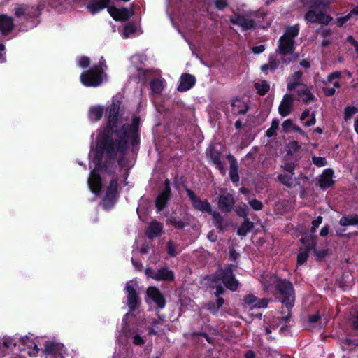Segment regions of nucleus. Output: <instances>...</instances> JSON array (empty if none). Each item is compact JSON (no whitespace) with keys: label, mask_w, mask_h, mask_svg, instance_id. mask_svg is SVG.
Returning <instances> with one entry per match:
<instances>
[{"label":"nucleus","mask_w":358,"mask_h":358,"mask_svg":"<svg viewBox=\"0 0 358 358\" xmlns=\"http://www.w3.org/2000/svg\"><path fill=\"white\" fill-rule=\"evenodd\" d=\"M119 104L113 103L110 108L108 124L100 136L99 146L110 157H115L118 153H122L126 148L130 126H118L117 115Z\"/></svg>","instance_id":"nucleus-1"},{"label":"nucleus","mask_w":358,"mask_h":358,"mask_svg":"<svg viewBox=\"0 0 358 358\" xmlns=\"http://www.w3.org/2000/svg\"><path fill=\"white\" fill-rule=\"evenodd\" d=\"M260 280L264 290H267L271 285H274L276 287L280 294L282 303L287 308V312H289L295 300L292 284L275 276H262Z\"/></svg>","instance_id":"nucleus-2"},{"label":"nucleus","mask_w":358,"mask_h":358,"mask_svg":"<svg viewBox=\"0 0 358 358\" xmlns=\"http://www.w3.org/2000/svg\"><path fill=\"white\" fill-rule=\"evenodd\" d=\"M206 280L207 284H208L210 287L216 289V292H215L216 296L222 294L224 292L222 283L231 291L236 290L238 287V282L234 278L231 266L226 267L224 270L217 271L215 275L209 276Z\"/></svg>","instance_id":"nucleus-3"},{"label":"nucleus","mask_w":358,"mask_h":358,"mask_svg":"<svg viewBox=\"0 0 358 358\" xmlns=\"http://www.w3.org/2000/svg\"><path fill=\"white\" fill-rule=\"evenodd\" d=\"M299 34L297 25L289 27L286 29L285 34L278 41V52L281 55V60L285 64H288L296 59L298 55L294 53V38Z\"/></svg>","instance_id":"nucleus-4"},{"label":"nucleus","mask_w":358,"mask_h":358,"mask_svg":"<svg viewBox=\"0 0 358 358\" xmlns=\"http://www.w3.org/2000/svg\"><path fill=\"white\" fill-rule=\"evenodd\" d=\"M257 11L249 10L242 13H236L234 17L230 18V22L234 24H237L243 30H248L255 28L256 24Z\"/></svg>","instance_id":"nucleus-5"},{"label":"nucleus","mask_w":358,"mask_h":358,"mask_svg":"<svg viewBox=\"0 0 358 358\" xmlns=\"http://www.w3.org/2000/svg\"><path fill=\"white\" fill-rule=\"evenodd\" d=\"M321 5H322L323 7L325 6V4L320 1H317L311 6L309 10L305 15V20L308 22L324 24H327L329 22L331 18L322 10L320 8Z\"/></svg>","instance_id":"nucleus-6"},{"label":"nucleus","mask_w":358,"mask_h":358,"mask_svg":"<svg viewBox=\"0 0 358 358\" xmlns=\"http://www.w3.org/2000/svg\"><path fill=\"white\" fill-rule=\"evenodd\" d=\"M103 66L101 64L85 71L80 76L82 83L87 87H96L101 85L102 78Z\"/></svg>","instance_id":"nucleus-7"},{"label":"nucleus","mask_w":358,"mask_h":358,"mask_svg":"<svg viewBox=\"0 0 358 358\" xmlns=\"http://www.w3.org/2000/svg\"><path fill=\"white\" fill-rule=\"evenodd\" d=\"M187 195L192 201L193 206L198 210L211 213L212 208L210 203L207 200H201L194 193L187 189Z\"/></svg>","instance_id":"nucleus-8"},{"label":"nucleus","mask_w":358,"mask_h":358,"mask_svg":"<svg viewBox=\"0 0 358 358\" xmlns=\"http://www.w3.org/2000/svg\"><path fill=\"white\" fill-rule=\"evenodd\" d=\"M303 245H307L308 247H311V250L313 251L315 256L317 259H322L324 257L327 251L325 250H317L316 248V238L310 234H306L303 236L301 239Z\"/></svg>","instance_id":"nucleus-9"},{"label":"nucleus","mask_w":358,"mask_h":358,"mask_svg":"<svg viewBox=\"0 0 358 358\" xmlns=\"http://www.w3.org/2000/svg\"><path fill=\"white\" fill-rule=\"evenodd\" d=\"M244 304L250 309L266 308L268 303L267 299H259L253 294H249L244 297Z\"/></svg>","instance_id":"nucleus-10"},{"label":"nucleus","mask_w":358,"mask_h":358,"mask_svg":"<svg viewBox=\"0 0 358 358\" xmlns=\"http://www.w3.org/2000/svg\"><path fill=\"white\" fill-rule=\"evenodd\" d=\"M234 204L235 201L232 194L229 193H224L220 196L218 206L221 210L229 213L231 211Z\"/></svg>","instance_id":"nucleus-11"},{"label":"nucleus","mask_w":358,"mask_h":358,"mask_svg":"<svg viewBox=\"0 0 358 358\" xmlns=\"http://www.w3.org/2000/svg\"><path fill=\"white\" fill-rule=\"evenodd\" d=\"M294 72L287 78V89L288 90H295L297 87H301L305 85L301 82L303 71L297 70L296 66H294Z\"/></svg>","instance_id":"nucleus-12"},{"label":"nucleus","mask_w":358,"mask_h":358,"mask_svg":"<svg viewBox=\"0 0 358 358\" xmlns=\"http://www.w3.org/2000/svg\"><path fill=\"white\" fill-rule=\"evenodd\" d=\"M293 102L294 98L292 95H285L278 108L279 113L284 117L288 115L292 110Z\"/></svg>","instance_id":"nucleus-13"},{"label":"nucleus","mask_w":358,"mask_h":358,"mask_svg":"<svg viewBox=\"0 0 358 358\" xmlns=\"http://www.w3.org/2000/svg\"><path fill=\"white\" fill-rule=\"evenodd\" d=\"M148 296L155 301L157 306L162 308L165 306V299L160 291L155 287H150L147 289Z\"/></svg>","instance_id":"nucleus-14"},{"label":"nucleus","mask_w":358,"mask_h":358,"mask_svg":"<svg viewBox=\"0 0 358 358\" xmlns=\"http://www.w3.org/2000/svg\"><path fill=\"white\" fill-rule=\"evenodd\" d=\"M171 189L169 184V180H166V187L164 190L157 196L156 199V207L158 210H162L164 208L167 201L170 198Z\"/></svg>","instance_id":"nucleus-15"},{"label":"nucleus","mask_w":358,"mask_h":358,"mask_svg":"<svg viewBox=\"0 0 358 358\" xmlns=\"http://www.w3.org/2000/svg\"><path fill=\"white\" fill-rule=\"evenodd\" d=\"M108 11L115 20H125L131 16L128 9L125 8H117L115 7H108Z\"/></svg>","instance_id":"nucleus-16"},{"label":"nucleus","mask_w":358,"mask_h":358,"mask_svg":"<svg viewBox=\"0 0 358 358\" xmlns=\"http://www.w3.org/2000/svg\"><path fill=\"white\" fill-rule=\"evenodd\" d=\"M88 185H89L90 189L94 193H98L101 190V178L95 170L92 171L90 173V178L88 180Z\"/></svg>","instance_id":"nucleus-17"},{"label":"nucleus","mask_w":358,"mask_h":358,"mask_svg":"<svg viewBox=\"0 0 358 358\" xmlns=\"http://www.w3.org/2000/svg\"><path fill=\"white\" fill-rule=\"evenodd\" d=\"M126 289L128 294V305L131 308H134L136 307L138 299L133 282H129L127 284Z\"/></svg>","instance_id":"nucleus-18"},{"label":"nucleus","mask_w":358,"mask_h":358,"mask_svg":"<svg viewBox=\"0 0 358 358\" xmlns=\"http://www.w3.org/2000/svg\"><path fill=\"white\" fill-rule=\"evenodd\" d=\"M195 83V78L190 74H183L180 78V83L178 90L185 92L189 90Z\"/></svg>","instance_id":"nucleus-19"},{"label":"nucleus","mask_w":358,"mask_h":358,"mask_svg":"<svg viewBox=\"0 0 358 358\" xmlns=\"http://www.w3.org/2000/svg\"><path fill=\"white\" fill-rule=\"evenodd\" d=\"M299 100L304 103H308L315 99V96L310 92L309 87L303 85L298 91Z\"/></svg>","instance_id":"nucleus-20"},{"label":"nucleus","mask_w":358,"mask_h":358,"mask_svg":"<svg viewBox=\"0 0 358 358\" xmlns=\"http://www.w3.org/2000/svg\"><path fill=\"white\" fill-rule=\"evenodd\" d=\"M13 28V22L11 17L6 15H0V31L5 34L10 31Z\"/></svg>","instance_id":"nucleus-21"},{"label":"nucleus","mask_w":358,"mask_h":358,"mask_svg":"<svg viewBox=\"0 0 358 358\" xmlns=\"http://www.w3.org/2000/svg\"><path fill=\"white\" fill-rule=\"evenodd\" d=\"M230 162L229 176L233 182H238L239 181L238 176V166L237 161L232 156H229Z\"/></svg>","instance_id":"nucleus-22"},{"label":"nucleus","mask_w":358,"mask_h":358,"mask_svg":"<svg viewBox=\"0 0 358 358\" xmlns=\"http://www.w3.org/2000/svg\"><path fill=\"white\" fill-rule=\"evenodd\" d=\"M162 229L163 226L161 223L157 221L152 222L147 230L148 236L150 238L158 237L160 236Z\"/></svg>","instance_id":"nucleus-23"},{"label":"nucleus","mask_w":358,"mask_h":358,"mask_svg":"<svg viewBox=\"0 0 358 358\" xmlns=\"http://www.w3.org/2000/svg\"><path fill=\"white\" fill-rule=\"evenodd\" d=\"M333 171L330 169H326L320 176L319 180V185L322 188L330 187L333 183L332 180Z\"/></svg>","instance_id":"nucleus-24"},{"label":"nucleus","mask_w":358,"mask_h":358,"mask_svg":"<svg viewBox=\"0 0 358 358\" xmlns=\"http://www.w3.org/2000/svg\"><path fill=\"white\" fill-rule=\"evenodd\" d=\"M231 107L234 114H245L248 110L247 103L238 99L233 101Z\"/></svg>","instance_id":"nucleus-25"},{"label":"nucleus","mask_w":358,"mask_h":358,"mask_svg":"<svg viewBox=\"0 0 358 358\" xmlns=\"http://www.w3.org/2000/svg\"><path fill=\"white\" fill-rule=\"evenodd\" d=\"M109 2H110V0H97V1H92L88 3L87 8L90 10V11L92 14H94L96 12L107 7Z\"/></svg>","instance_id":"nucleus-26"},{"label":"nucleus","mask_w":358,"mask_h":358,"mask_svg":"<svg viewBox=\"0 0 358 358\" xmlns=\"http://www.w3.org/2000/svg\"><path fill=\"white\" fill-rule=\"evenodd\" d=\"M173 277V272L166 268L157 270V280H172Z\"/></svg>","instance_id":"nucleus-27"},{"label":"nucleus","mask_w":358,"mask_h":358,"mask_svg":"<svg viewBox=\"0 0 358 358\" xmlns=\"http://www.w3.org/2000/svg\"><path fill=\"white\" fill-rule=\"evenodd\" d=\"M304 248H301L298 257H297V263L298 264H303L304 262H306L308 254L310 251L311 250V247H308L307 245H304Z\"/></svg>","instance_id":"nucleus-28"},{"label":"nucleus","mask_w":358,"mask_h":358,"mask_svg":"<svg viewBox=\"0 0 358 358\" xmlns=\"http://www.w3.org/2000/svg\"><path fill=\"white\" fill-rule=\"evenodd\" d=\"M103 113V108L101 106H94L90 109V117L92 120L97 121L101 118Z\"/></svg>","instance_id":"nucleus-29"},{"label":"nucleus","mask_w":358,"mask_h":358,"mask_svg":"<svg viewBox=\"0 0 358 358\" xmlns=\"http://www.w3.org/2000/svg\"><path fill=\"white\" fill-rule=\"evenodd\" d=\"M341 75V73L339 71H335V72L331 73L327 77V83H331L334 86L333 87L338 88L341 86V83H340V80H339Z\"/></svg>","instance_id":"nucleus-30"},{"label":"nucleus","mask_w":358,"mask_h":358,"mask_svg":"<svg viewBox=\"0 0 358 358\" xmlns=\"http://www.w3.org/2000/svg\"><path fill=\"white\" fill-rule=\"evenodd\" d=\"M253 228V223L248 220H245L243 223L238 229V234L240 236H245Z\"/></svg>","instance_id":"nucleus-31"},{"label":"nucleus","mask_w":358,"mask_h":358,"mask_svg":"<svg viewBox=\"0 0 358 358\" xmlns=\"http://www.w3.org/2000/svg\"><path fill=\"white\" fill-rule=\"evenodd\" d=\"M255 89L259 95H264L269 90V85L266 81L263 80L255 84Z\"/></svg>","instance_id":"nucleus-32"},{"label":"nucleus","mask_w":358,"mask_h":358,"mask_svg":"<svg viewBox=\"0 0 358 358\" xmlns=\"http://www.w3.org/2000/svg\"><path fill=\"white\" fill-rule=\"evenodd\" d=\"M358 222V218L357 215L353 216H343L340 220V224L342 226H350L355 225Z\"/></svg>","instance_id":"nucleus-33"},{"label":"nucleus","mask_w":358,"mask_h":358,"mask_svg":"<svg viewBox=\"0 0 358 358\" xmlns=\"http://www.w3.org/2000/svg\"><path fill=\"white\" fill-rule=\"evenodd\" d=\"M279 181L284 185L288 187H291L294 182V180L292 176L280 174L278 176Z\"/></svg>","instance_id":"nucleus-34"},{"label":"nucleus","mask_w":358,"mask_h":358,"mask_svg":"<svg viewBox=\"0 0 358 358\" xmlns=\"http://www.w3.org/2000/svg\"><path fill=\"white\" fill-rule=\"evenodd\" d=\"M150 86L152 92L158 94L163 90V80L161 79H155L151 82Z\"/></svg>","instance_id":"nucleus-35"},{"label":"nucleus","mask_w":358,"mask_h":358,"mask_svg":"<svg viewBox=\"0 0 358 358\" xmlns=\"http://www.w3.org/2000/svg\"><path fill=\"white\" fill-rule=\"evenodd\" d=\"M210 213L213 217L214 220H215V224L217 226V227L222 230L223 229V227L222 224V222L223 220V217L219 213H217L215 211L211 210V213Z\"/></svg>","instance_id":"nucleus-36"},{"label":"nucleus","mask_w":358,"mask_h":358,"mask_svg":"<svg viewBox=\"0 0 358 358\" xmlns=\"http://www.w3.org/2000/svg\"><path fill=\"white\" fill-rule=\"evenodd\" d=\"M180 250L177 248L176 244L173 241H169L167 243V252L168 253L172 256L175 257L178 252Z\"/></svg>","instance_id":"nucleus-37"},{"label":"nucleus","mask_w":358,"mask_h":358,"mask_svg":"<svg viewBox=\"0 0 358 358\" xmlns=\"http://www.w3.org/2000/svg\"><path fill=\"white\" fill-rule=\"evenodd\" d=\"M59 349V345L53 343H47L45 345L44 352L46 354H52Z\"/></svg>","instance_id":"nucleus-38"},{"label":"nucleus","mask_w":358,"mask_h":358,"mask_svg":"<svg viewBox=\"0 0 358 358\" xmlns=\"http://www.w3.org/2000/svg\"><path fill=\"white\" fill-rule=\"evenodd\" d=\"M357 110L355 107L348 106L345 109L344 118L345 121H348L352 118V117L357 113Z\"/></svg>","instance_id":"nucleus-39"},{"label":"nucleus","mask_w":358,"mask_h":358,"mask_svg":"<svg viewBox=\"0 0 358 358\" xmlns=\"http://www.w3.org/2000/svg\"><path fill=\"white\" fill-rule=\"evenodd\" d=\"M279 121L273 120L271 127L267 130L266 135L268 137L273 136L276 134V131L278 129Z\"/></svg>","instance_id":"nucleus-40"},{"label":"nucleus","mask_w":358,"mask_h":358,"mask_svg":"<svg viewBox=\"0 0 358 358\" xmlns=\"http://www.w3.org/2000/svg\"><path fill=\"white\" fill-rule=\"evenodd\" d=\"M208 155H210L211 159L213 160V163L218 165L220 166V169H222V165H221V161H220V154L217 152L213 153L212 150H209L208 152Z\"/></svg>","instance_id":"nucleus-41"},{"label":"nucleus","mask_w":358,"mask_h":358,"mask_svg":"<svg viewBox=\"0 0 358 358\" xmlns=\"http://www.w3.org/2000/svg\"><path fill=\"white\" fill-rule=\"evenodd\" d=\"M117 187V182L115 180H112L110 182V186L108 189V191L106 194V199H109L110 196H113Z\"/></svg>","instance_id":"nucleus-42"},{"label":"nucleus","mask_w":358,"mask_h":358,"mask_svg":"<svg viewBox=\"0 0 358 358\" xmlns=\"http://www.w3.org/2000/svg\"><path fill=\"white\" fill-rule=\"evenodd\" d=\"M356 347H357V344L355 343L351 340H348V339H347L342 344V348L344 350H355Z\"/></svg>","instance_id":"nucleus-43"},{"label":"nucleus","mask_w":358,"mask_h":358,"mask_svg":"<svg viewBox=\"0 0 358 358\" xmlns=\"http://www.w3.org/2000/svg\"><path fill=\"white\" fill-rule=\"evenodd\" d=\"M249 204L255 210H260L263 207L262 203L257 199L250 200Z\"/></svg>","instance_id":"nucleus-44"},{"label":"nucleus","mask_w":358,"mask_h":358,"mask_svg":"<svg viewBox=\"0 0 358 358\" xmlns=\"http://www.w3.org/2000/svg\"><path fill=\"white\" fill-rule=\"evenodd\" d=\"M313 163L317 166L322 167L324 166L327 164L326 159L324 157H313Z\"/></svg>","instance_id":"nucleus-45"},{"label":"nucleus","mask_w":358,"mask_h":358,"mask_svg":"<svg viewBox=\"0 0 358 358\" xmlns=\"http://www.w3.org/2000/svg\"><path fill=\"white\" fill-rule=\"evenodd\" d=\"M136 31V27L132 24L127 25L124 29V36L125 38H128L131 34L134 33Z\"/></svg>","instance_id":"nucleus-46"},{"label":"nucleus","mask_w":358,"mask_h":358,"mask_svg":"<svg viewBox=\"0 0 358 358\" xmlns=\"http://www.w3.org/2000/svg\"><path fill=\"white\" fill-rule=\"evenodd\" d=\"M224 299L222 298H219L217 300L216 308H211V305H210L208 310L213 313H215L218 311L219 308L224 304Z\"/></svg>","instance_id":"nucleus-47"},{"label":"nucleus","mask_w":358,"mask_h":358,"mask_svg":"<svg viewBox=\"0 0 358 358\" xmlns=\"http://www.w3.org/2000/svg\"><path fill=\"white\" fill-rule=\"evenodd\" d=\"M322 222V217L321 216H318L315 220L312 222V227H311V233H315L317 228L320 226V224Z\"/></svg>","instance_id":"nucleus-48"},{"label":"nucleus","mask_w":358,"mask_h":358,"mask_svg":"<svg viewBox=\"0 0 358 358\" xmlns=\"http://www.w3.org/2000/svg\"><path fill=\"white\" fill-rule=\"evenodd\" d=\"M236 211L237 215L240 217H246L248 215V210L245 205H244L243 207L238 206L236 209Z\"/></svg>","instance_id":"nucleus-49"},{"label":"nucleus","mask_w":358,"mask_h":358,"mask_svg":"<svg viewBox=\"0 0 358 358\" xmlns=\"http://www.w3.org/2000/svg\"><path fill=\"white\" fill-rule=\"evenodd\" d=\"M90 64V58L87 57H81L78 59V64L82 68H85L88 66Z\"/></svg>","instance_id":"nucleus-50"},{"label":"nucleus","mask_w":358,"mask_h":358,"mask_svg":"<svg viewBox=\"0 0 358 358\" xmlns=\"http://www.w3.org/2000/svg\"><path fill=\"white\" fill-rule=\"evenodd\" d=\"M215 5L217 9L222 10L228 5L227 0H215Z\"/></svg>","instance_id":"nucleus-51"},{"label":"nucleus","mask_w":358,"mask_h":358,"mask_svg":"<svg viewBox=\"0 0 358 358\" xmlns=\"http://www.w3.org/2000/svg\"><path fill=\"white\" fill-rule=\"evenodd\" d=\"M2 343L3 345L7 348H10L11 345H15V343H13V339L10 337H3L2 339Z\"/></svg>","instance_id":"nucleus-52"},{"label":"nucleus","mask_w":358,"mask_h":358,"mask_svg":"<svg viewBox=\"0 0 358 358\" xmlns=\"http://www.w3.org/2000/svg\"><path fill=\"white\" fill-rule=\"evenodd\" d=\"M294 124L291 120H286L282 124V127L285 131H287L289 129H293Z\"/></svg>","instance_id":"nucleus-53"},{"label":"nucleus","mask_w":358,"mask_h":358,"mask_svg":"<svg viewBox=\"0 0 358 358\" xmlns=\"http://www.w3.org/2000/svg\"><path fill=\"white\" fill-rule=\"evenodd\" d=\"M26 9H27V8L25 6H24V5L20 6L15 10L16 16L20 17V16L23 15L26 11Z\"/></svg>","instance_id":"nucleus-54"},{"label":"nucleus","mask_w":358,"mask_h":358,"mask_svg":"<svg viewBox=\"0 0 358 358\" xmlns=\"http://www.w3.org/2000/svg\"><path fill=\"white\" fill-rule=\"evenodd\" d=\"M145 274L148 276L157 280V270H153L152 268H147L145 271Z\"/></svg>","instance_id":"nucleus-55"},{"label":"nucleus","mask_w":358,"mask_h":358,"mask_svg":"<svg viewBox=\"0 0 358 358\" xmlns=\"http://www.w3.org/2000/svg\"><path fill=\"white\" fill-rule=\"evenodd\" d=\"M323 91H324V93L325 94V95L328 96H331L334 95L336 92L334 87H324Z\"/></svg>","instance_id":"nucleus-56"},{"label":"nucleus","mask_w":358,"mask_h":358,"mask_svg":"<svg viewBox=\"0 0 358 358\" xmlns=\"http://www.w3.org/2000/svg\"><path fill=\"white\" fill-rule=\"evenodd\" d=\"M283 169L286 170L287 171L289 172L292 175H294V173L292 172L294 169V165L292 163H285L283 165Z\"/></svg>","instance_id":"nucleus-57"},{"label":"nucleus","mask_w":358,"mask_h":358,"mask_svg":"<svg viewBox=\"0 0 358 358\" xmlns=\"http://www.w3.org/2000/svg\"><path fill=\"white\" fill-rule=\"evenodd\" d=\"M315 122H316V120H315V113H313L311 114V118H310V120H309L306 121V122L304 123V124H305V126H306V127H310V126L314 125V124H315Z\"/></svg>","instance_id":"nucleus-58"},{"label":"nucleus","mask_w":358,"mask_h":358,"mask_svg":"<svg viewBox=\"0 0 358 358\" xmlns=\"http://www.w3.org/2000/svg\"><path fill=\"white\" fill-rule=\"evenodd\" d=\"M300 148L296 141H292L289 144V152H296Z\"/></svg>","instance_id":"nucleus-59"},{"label":"nucleus","mask_w":358,"mask_h":358,"mask_svg":"<svg viewBox=\"0 0 358 358\" xmlns=\"http://www.w3.org/2000/svg\"><path fill=\"white\" fill-rule=\"evenodd\" d=\"M350 18V15H346L343 17H340L337 20V24L339 27H341L348 19Z\"/></svg>","instance_id":"nucleus-60"},{"label":"nucleus","mask_w":358,"mask_h":358,"mask_svg":"<svg viewBox=\"0 0 358 358\" xmlns=\"http://www.w3.org/2000/svg\"><path fill=\"white\" fill-rule=\"evenodd\" d=\"M134 343L136 345H143L144 343L143 339L139 335L134 336Z\"/></svg>","instance_id":"nucleus-61"},{"label":"nucleus","mask_w":358,"mask_h":358,"mask_svg":"<svg viewBox=\"0 0 358 358\" xmlns=\"http://www.w3.org/2000/svg\"><path fill=\"white\" fill-rule=\"evenodd\" d=\"M264 49H265L264 46L261 45H258V46H255L252 48V51L255 54H259V53L262 52L264 50Z\"/></svg>","instance_id":"nucleus-62"},{"label":"nucleus","mask_w":358,"mask_h":358,"mask_svg":"<svg viewBox=\"0 0 358 358\" xmlns=\"http://www.w3.org/2000/svg\"><path fill=\"white\" fill-rule=\"evenodd\" d=\"M294 131H296V132H299L301 135H302L303 136H304L306 138H308V136L306 135L305 132L298 126H293V129H292Z\"/></svg>","instance_id":"nucleus-63"},{"label":"nucleus","mask_w":358,"mask_h":358,"mask_svg":"<svg viewBox=\"0 0 358 358\" xmlns=\"http://www.w3.org/2000/svg\"><path fill=\"white\" fill-rule=\"evenodd\" d=\"M319 318H320V316L317 313V314L310 316L308 318V320L310 323H314V322H316L319 320Z\"/></svg>","instance_id":"nucleus-64"}]
</instances>
